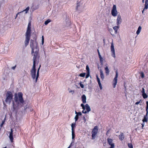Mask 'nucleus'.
Segmentation results:
<instances>
[{
	"label": "nucleus",
	"instance_id": "nucleus-49",
	"mask_svg": "<svg viewBox=\"0 0 148 148\" xmlns=\"http://www.w3.org/2000/svg\"><path fill=\"white\" fill-rule=\"evenodd\" d=\"M99 59L100 58H102L100 54H99Z\"/></svg>",
	"mask_w": 148,
	"mask_h": 148
},
{
	"label": "nucleus",
	"instance_id": "nucleus-45",
	"mask_svg": "<svg viewBox=\"0 0 148 148\" xmlns=\"http://www.w3.org/2000/svg\"><path fill=\"white\" fill-rule=\"evenodd\" d=\"M78 116H81L82 114V113L81 112H78L77 114Z\"/></svg>",
	"mask_w": 148,
	"mask_h": 148
},
{
	"label": "nucleus",
	"instance_id": "nucleus-43",
	"mask_svg": "<svg viewBox=\"0 0 148 148\" xmlns=\"http://www.w3.org/2000/svg\"><path fill=\"white\" fill-rule=\"evenodd\" d=\"M70 93H71L72 94H73L74 92V91L73 90H70L69 91Z\"/></svg>",
	"mask_w": 148,
	"mask_h": 148
},
{
	"label": "nucleus",
	"instance_id": "nucleus-42",
	"mask_svg": "<svg viewBox=\"0 0 148 148\" xmlns=\"http://www.w3.org/2000/svg\"><path fill=\"white\" fill-rule=\"evenodd\" d=\"M145 89H144V88H143L142 90V94H143V93H145Z\"/></svg>",
	"mask_w": 148,
	"mask_h": 148
},
{
	"label": "nucleus",
	"instance_id": "nucleus-27",
	"mask_svg": "<svg viewBox=\"0 0 148 148\" xmlns=\"http://www.w3.org/2000/svg\"><path fill=\"white\" fill-rule=\"evenodd\" d=\"M72 138L73 140V139H74V138L75 137V133H74V131H72Z\"/></svg>",
	"mask_w": 148,
	"mask_h": 148
},
{
	"label": "nucleus",
	"instance_id": "nucleus-35",
	"mask_svg": "<svg viewBox=\"0 0 148 148\" xmlns=\"http://www.w3.org/2000/svg\"><path fill=\"white\" fill-rule=\"evenodd\" d=\"M5 119H4V120H3L2 121L1 123V125H0V126L1 127L3 126V125L4 124V123H5Z\"/></svg>",
	"mask_w": 148,
	"mask_h": 148
},
{
	"label": "nucleus",
	"instance_id": "nucleus-39",
	"mask_svg": "<svg viewBox=\"0 0 148 148\" xmlns=\"http://www.w3.org/2000/svg\"><path fill=\"white\" fill-rule=\"evenodd\" d=\"M44 38L43 36H42V45H43L44 43Z\"/></svg>",
	"mask_w": 148,
	"mask_h": 148
},
{
	"label": "nucleus",
	"instance_id": "nucleus-48",
	"mask_svg": "<svg viewBox=\"0 0 148 148\" xmlns=\"http://www.w3.org/2000/svg\"><path fill=\"white\" fill-rule=\"evenodd\" d=\"M16 66H13V67H12V69L14 70V69H15V67H16Z\"/></svg>",
	"mask_w": 148,
	"mask_h": 148
},
{
	"label": "nucleus",
	"instance_id": "nucleus-46",
	"mask_svg": "<svg viewBox=\"0 0 148 148\" xmlns=\"http://www.w3.org/2000/svg\"><path fill=\"white\" fill-rule=\"evenodd\" d=\"M136 34L137 35L139 34V27H138V30L136 32Z\"/></svg>",
	"mask_w": 148,
	"mask_h": 148
},
{
	"label": "nucleus",
	"instance_id": "nucleus-9",
	"mask_svg": "<svg viewBox=\"0 0 148 148\" xmlns=\"http://www.w3.org/2000/svg\"><path fill=\"white\" fill-rule=\"evenodd\" d=\"M119 75L118 72L117 70L116 71V75L113 80V87L115 88L116 85L117 81V78Z\"/></svg>",
	"mask_w": 148,
	"mask_h": 148
},
{
	"label": "nucleus",
	"instance_id": "nucleus-17",
	"mask_svg": "<svg viewBox=\"0 0 148 148\" xmlns=\"http://www.w3.org/2000/svg\"><path fill=\"white\" fill-rule=\"evenodd\" d=\"M119 139L121 140H122L124 139V136L123 133H121V134L119 136Z\"/></svg>",
	"mask_w": 148,
	"mask_h": 148
},
{
	"label": "nucleus",
	"instance_id": "nucleus-5",
	"mask_svg": "<svg viewBox=\"0 0 148 148\" xmlns=\"http://www.w3.org/2000/svg\"><path fill=\"white\" fill-rule=\"evenodd\" d=\"M31 74L32 77L34 79H36V70L35 65L33 64V67L31 71Z\"/></svg>",
	"mask_w": 148,
	"mask_h": 148
},
{
	"label": "nucleus",
	"instance_id": "nucleus-22",
	"mask_svg": "<svg viewBox=\"0 0 148 148\" xmlns=\"http://www.w3.org/2000/svg\"><path fill=\"white\" fill-rule=\"evenodd\" d=\"M40 67L38 68V69L37 70V74H36V82H37V79H38V76H39V70H40Z\"/></svg>",
	"mask_w": 148,
	"mask_h": 148
},
{
	"label": "nucleus",
	"instance_id": "nucleus-38",
	"mask_svg": "<svg viewBox=\"0 0 148 148\" xmlns=\"http://www.w3.org/2000/svg\"><path fill=\"white\" fill-rule=\"evenodd\" d=\"M83 121L84 123H85L86 122V117L85 116H84L83 117Z\"/></svg>",
	"mask_w": 148,
	"mask_h": 148
},
{
	"label": "nucleus",
	"instance_id": "nucleus-16",
	"mask_svg": "<svg viewBox=\"0 0 148 148\" xmlns=\"http://www.w3.org/2000/svg\"><path fill=\"white\" fill-rule=\"evenodd\" d=\"M82 100L83 103H86V97L85 95H83L82 97Z\"/></svg>",
	"mask_w": 148,
	"mask_h": 148
},
{
	"label": "nucleus",
	"instance_id": "nucleus-18",
	"mask_svg": "<svg viewBox=\"0 0 148 148\" xmlns=\"http://www.w3.org/2000/svg\"><path fill=\"white\" fill-rule=\"evenodd\" d=\"M100 72L101 78L102 80H103L104 79V77L103 73V72L101 69L100 70Z\"/></svg>",
	"mask_w": 148,
	"mask_h": 148
},
{
	"label": "nucleus",
	"instance_id": "nucleus-34",
	"mask_svg": "<svg viewBox=\"0 0 148 148\" xmlns=\"http://www.w3.org/2000/svg\"><path fill=\"white\" fill-rule=\"evenodd\" d=\"M79 85L82 88H84V85L82 84V82H80L79 83Z\"/></svg>",
	"mask_w": 148,
	"mask_h": 148
},
{
	"label": "nucleus",
	"instance_id": "nucleus-50",
	"mask_svg": "<svg viewBox=\"0 0 148 148\" xmlns=\"http://www.w3.org/2000/svg\"><path fill=\"white\" fill-rule=\"evenodd\" d=\"M141 29V27L140 26H139V33H140V31Z\"/></svg>",
	"mask_w": 148,
	"mask_h": 148
},
{
	"label": "nucleus",
	"instance_id": "nucleus-21",
	"mask_svg": "<svg viewBox=\"0 0 148 148\" xmlns=\"http://www.w3.org/2000/svg\"><path fill=\"white\" fill-rule=\"evenodd\" d=\"M106 71V75H108L109 74L110 71L108 66H106L105 68Z\"/></svg>",
	"mask_w": 148,
	"mask_h": 148
},
{
	"label": "nucleus",
	"instance_id": "nucleus-29",
	"mask_svg": "<svg viewBox=\"0 0 148 148\" xmlns=\"http://www.w3.org/2000/svg\"><path fill=\"white\" fill-rule=\"evenodd\" d=\"M51 22V20L48 19L45 22V24L46 25H47L49 23H50Z\"/></svg>",
	"mask_w": 148,
	"mask_h": 148
},
{
	"label": "nucleus",
	"instance_id": "nucleus-32",
	"mask_svg": "<svg viewBox=\"0 0 148 148\" xmlns=\"http://www.w3.org/2000/svg\"><path fill=\"white\" fill-rule=\"evenodd\" d=\"M86 70H87V72H86L90 73L89 68V67L88 66V65H87L86 66Z\"/></svg>",
	"mask_w": 148,
	"mask_h": 148
},
{
	"label": "nucleus",
	"instance_id": "nucleus-36",
	"mask_svg": "<svg viewBox=\"0 0 148 148\" xmlns=\"http://www.w3.org/2000/svg\"><path fill=\"white\" fill-rule=\"evenodd\" d=\"M90 76V73L86 72V78H88Z\"/></svg>",
	"mask_w": 148,
	"mask_h": 148
},
{
	"label": "nucleus",
	"instance_id": "nucleus-1",
	"mask_svg": "<svg viewBox=\"0 0 148 148\" xmlns=\"http://www.w3.org/2000/svg\"><path fill=\"white\" fill-rule=\"evenodd\" d=\"M31 23L30 22L28 23L27 30L25 33V46L27 45L29 41L31 34Z\"/></svg>",
	"mask_w": 148,
	"mask_h": 148
},
{
	"label": "nucleus",
	"instance_id": "nucleus-15",
	"mask_svg": "<svg viewBox=\"0 0 148 148\" xmlns=\"http://www.w3.org/2000/svg\"><path fill=\"white\" fill-rule=\"evenodd\" d=\"M97 80L98 82L99 87L101 90L102 89V87L101 84L100 82V80L99 78L98 77V76L97 75L96 76Z\"/></svg>",
	"mask_w": 148,
	"mask_h": 148
},
{
	"label": "nucleus",
	"instance_id": "nucleus-55",
	"mask_svg": "<svg viewBox=\"0 0 148 148\" xmlns=\"http://www.w3.org/2000/svg\"><path fill=\"white\" fill-rule=\"evenodd\" d=\"M142 127H143L144 126V124H142Z\"/></svg>",
	"mask_w": 148,
	"mask_h": 148
},
{
	"label": "nucleus",
	"instance_id": "nucleus-57",
	"mask_svg": "<svg viewBox=\"0 0 148 148\" xmlns=\"http://www.w3.org/2000/svg\"><path fill=\"white\" fill-rule=\"evenodd\" d=\"M13 105H14V103H13Z\"/></svg>",
	"mask_w": 148,
	"mask_h": 148
},
{
	"label": "nucleus",
	"instance_id": "nucleus-7",
	"mask_svg": "<svg viewBox=\"0 0 148 148\" xmlns=\"http://www.w3.org/2000/svg\"><path fill=\"white\" fill-rule=\"evenodd\" d=\"M146 114L144 116L143 119V123L144 122H147L148 121V101L146 102Z\"/></svg>",
	"mask_w": 148,
	"mask_h": 148
},
{
	"label": "nucleus",
	"instance_id": "nucleus-40",
	"mask_svg": "<svg viewBox=\"0 0 148 148\" xmlns=\"http://www.w3.org/2000/svg\"><path fill=\"white\" fill-rule=\"evenodd\" d=\"M81 106L82 107V109L83 110H84L85 107V105H84L82 103L81 104Z\"/></svg>",
	"mask_w": 148,
	"mask_h": 148
},
{
	"label": "nucleus",
	"instance_id": "nucleus-10",
	"mask_svg": "<svg viewBox=\"0 0 148 148\" xmlns=\"http://www.w3.org/2000/svg\"><path fill=\"white\" fill-rule=\"evenodd\" d=\"M123 19L120 14H118L116 19V24L117 25H119L122 23Z\"/></svg>",
	"mask_w": 148,
	"mask_h": 148
},
{
	"label": "nucleus",
	"instance_id": "nucleus-20",
	"mask_svg": "<svg viewBox=\"0 0 148 148\" xmlns=\"http://www.w3.org/2000/svg\"><path fill=\"white\" fill-rule=\"evenodd\" d=\"M119 25L115 26L113 27V29L115 31L114 33L115 34H117V31L119 27Z\"/></svg>",
	"mask_w": 148,
	"mask_h": 148
},
{
	"label": "nucleus",
	"instance_id": "nucleus-31",
	"mask_svg": "<svg viewBox=\"0 0 148 148\" xmlns=\"http://www.w3.org/2000/svg\"><path fill=\"white\" fill-rule=\"evenodd\" d=\"M129 148H133V146L131 143H128L127 144Z\"/></svg>",
	"mask_w": 148,
	"mask_h": 148
},
{
	"label": "nucleus",
	"instance_id": "nucleus-8",
	"mask_svg": "<svg viewBox=\"0 0 148 148\" xmlns=\"http://www.w3.org/2000/svg\"><path fill=\"white\" fill-rule=\"evenodd\" d=\"M98 130L97 127V126H95L92 132V137L93 139L95 138L96 135L97 133Z\"/></svg>",
	"mask_w": 148,
	"mask_h": 148
},
{
	"label": "nucleus",
	"instance_id": "nucleus-11",
	"mask_svg": "<svg viewBox=\"0 0 148 148\" xmlns=\"http://www.w3.org/2000/svg\"><path fill=\"white\" fill-rule=\"evenodd\" d=\"M111 51L112 52L111 55L114 58H115L116 57V55L115 53L114 46L113 42L111 43Z\"/></svg>",
	"mask_w": 148,
	"mask_h": 148
},
{
	"label": "nucleus",
	"instance_id": "nucleus-3",
	"mask_svg": "<svg viewBox=\"0 0 148 148\" xmlns=\"http://www.w3.org/2000/svg\"><path fill=\"white\" fill-rule=\"evenodd\" d=\"M38 44L36 41H34L32 40H30V47L31 48L32 53L33 54L34 52H37L38 49Z\"/></svg>",
	"mask_w": 148,
	"mask_h": 148
},
{
	"label": "nucleus",
	"instance_id": "nucleus-52",
	"mask_svg": "<svg viewBox=\"0 0 148 148\" xmlns=\"http://www.w3.org/2000/svg\"><path fill=\"white\" fill-rule=\"evenodd\" d=\"M136 104H139V101H137L136 103Z\"/></svg>",
	"mask_w": 148,
	"mask_h": 148
},
{
	"label": "nucleus",
	"instance_id": "nucleus-56",
	"mask_svg": "<svg viewBox=\"0 0 148 148\" xmlns=\"http://www.w3.org/2000/svg\"><path fill=\"white\" fill-rule=\"evenodd\" d=\"M144 0H143V2L144 3Z\"/></svg>",
	"mask_w": 148,
	"mask_h": 148
},
{
	"label": "nucleus",
	"instance_id": "nucleus-23",
	"mask_svg": "<svg viewBox=\"0 0 148 148\" xmlns=\"http://www.w3.org/2000/svg\"><path fill=\"white\" fill-rule=\"evenodd\" d=\"M148 8V0H146L144 10L147 9Z\"/></svg>",
	"mask_w": 148,
	"mask_h": 148
},
{
	"label": "nucleus",
	"instance_id": "nucleus-58",
	"mask_svg": "<svg viewBox=\"0 0 148 148\" xmlns=\"http://www.w3.org/2000/svg\"><path fill=\"white\" fill-rule=\"evenodd\" d=\"M67 148H69V147H68Z\"/></svg>",
	"mask_w": 148,
	"mask_h": 148
},
{
	"label": "nucleus",
	"instance_id": "nucleus-37",
	"mask_svg": "<svg viewBox=\"0 0 148 148\" xmlns=\"http://www.w3.org/2000/svg\"><path fill=\"white\" fill-rule=\"evenodd\" d=\"M110 148H114L115 147L114 144L113 143L112 144H110Z\"/></svg>",
	"mask_w": 148,
	"mask_h": 148
},
{
	"label": "nucleus",
	"instance_id": "nucleus-47",
	"mask_svg": "<svg viewBox=\"0 0 148 148\" xmlns=\"http://www.w3.org/2000/svg\"><path fill=\"white\" fill-rule=\"evenodd\" d=\"M80 3L79 2L77 3V8H78V7L79 6H80Z\"/></svg>",
	"mask_w": 148,
	"mask_h": 148
},
{
	"label": "nucleus",
	"instance_id": "nucleus-54",
	"mask_svg": "<svg viewBox=\"0 0 148 148\" xmlns=\"http://www.w3.org/2000/svg\"><path fill=\"white\" fill-rule=\"evenodd\" d=\"M78 112H77L76 111H75V114H76V115H77V114Z\"/></svg>",
	"mask_w": 148,
	"mask_h": 148
},
{
	"label": "nucleus",
	"instance_id": "nucleus-12",
	"mask_svg": "<svg viewBox=\"0 0 148 148\" xmlns=\"http://www.w3.org/2000/svg\"><path fill=\"white\" fill-rule=\"evenodd\" d=\"M91 110L90 107L88 104H86L84 110H83L82 112L83 113L86 114L87 112H88Z\"/></svg>",
	"mask_w": 148,
	"mask_h": 148
},
{
	"label": "nucleus",
	"instance_id": "nucleus-51",
	"mask_svg": "<svg viewBox=\"0 0 148 148\" xmlns=\"http://www.w3.org/2000/svg\"><path fill=\"white\" fill-rule=\"evenodd\" d=\"M97 52H98V55H99V54H100V53L98 49H97Z\"/></svg>",
	"mask_w": 148,
	"mask_h": 148
},
{
	"label": "nucleus",
	"instance_id": "nucleus-33",
	"mask_svg": "<svg viewBox=\"0 0 148 148\" xmlns=\"http://www.w3.org/2000/svg\"><path fill=\"white\" fill-rule=\"evenodd\" d=\"M79 116L77 114V115H76L75 117V122H76V121H77L78 119V118H79Z\"/></svg>",
	"mask_w": 148,
	"mask_h": 148
},
{
	"label": "nucleus",
	"instance_id": "nucleus-25",
	"mask_svg": "<svg viewBox=\"0 0 148 148\" xmlns=\"http://www.w3.org/2000/svg\"><path fill=\"white\" fill-rule=\"evenodd\" d=\"M75 122H75V123H72L71 125V131H74V128L75 127Z\"/></svg>",
	"mask_w": 148,
	"mask_h": 148
},
{
	"label": "nucleus",
	"instance_id": "nucleus-13",
	"mask_svg": "<svg viewBox=\"0 0 148 148\" xmlns=\"http://www.w3.org/2000/svg\"><path fill=\"white\" fill-rule=\"evenodd\" d=\"M33 58V64L35 65L37 62H38V59L37 58V52H34Z\"/></svg>",
	"mask_w": 148,
	"mask_h": 148
},
{
	"label": "nucleus",
	"instance_id": "nucleus-19",
	"mask_svg": "<svg viewBox=\"0 0 148 148\" xmlns=\"http://www.w3.org/2000/svg\"><path fill=\"white\" fill-rule=\"evenodd\" d=\"M29 10V7H27L25 10H24L23 11H22L21 12V14H22L24 12H25V14H26L28 12Z\"/></svg>",
	"mask_w": 148,
	"mask_h": 148
},
{
	"label": "nucleus",
	"instance_id": "nucleus-44",
	"mask_svg": "<svg viewBox=\"0 0 148 148\" xmlns=\"http://www.w3.org/2000/svg\"><path fill=\"white\" fill-rule=\"evenodd\" d=\"M21 12H18L17 13V14H16V17H15V19H16V17H17V16H18V15L19 14H21Z\"/></svg>",
	"mask_w": 148,
	"mask_h": 148
},
{
	"label": "nucleus",
	"instance_id": "nucleus-2",
	"mask_svg": "<svg viewBox=\"0 0 148 148\" xmlns=\"http://www.w3.org/2000/svg\"><path fill=\"white\" fill-rule=\"evenodd\" d=\"M14 100L18 106H22L24 103L23 98V94L21 92H19L18 94H15Z\"/></svg>",
	"mask_w": 148,
	"mask_h": 148
},
{
	"label": "nucleus",
	"instance_id": "nucleus-14",
	"mask_svg": "<svg viewBox=\"0 0 148 148\" xmlns=\"http://www.w3.org/2000/svg\"><path fill=\"white\" fill-rule=\"evenodd\" d=\"M11 131L10 132H9V138L11 141L12 142H13V130L12 129H11L10 130Z\"/></svg>",
	"mask_w": 148,
	"mask_h": 148
},
{
	"label": "nucleus",
	"instance_id": "nucleus-41",
	"mask_svg": "<svg viewBox=\"0 0 148 148\" xmlns=\"http://www.w3.org/2000/svg\"><path fill=\"white\" fill-rule=\"evenodd\" d=\"M99 59H100V61L101 63V64L102 63H103V58H100Z\"/></svg>",
	"mask_w": 148,
	"mask_h": 148
},
{
	"label": "nucleus",
	"instance_id": "nucleus-30",
	"mask_svg": "<svg viewBox=\"0 0 148 148\" xmlns=\"http://www.w3.org/2000/svg\"><path fill=\"white\" fill-rule=\"evenodd\" d=\"M86 74L85 73H81L79 74V76L82 77H84L85 76Z\"/></svg>",
	"mask_w": 148,
	"mask_h": 148
},
{
	"label": "nucleus",
	"instance_id": "nucleus-6",
	"mask_svg": "<svg viewBox=\"0 0 148 148\" xmlns=\"http://www.w3.org/2000/svg\"><path fill=\"white\" fill-rule=\"evenodd\" d=\"M111 13L112 15L114 17L117 16L118 12L116 10V6L115 5H114L113 6L111 10Z\"/></svg>",
	"mask_w": 148,
	"mask_h": 148
},
{
	"label": "nucleus",
	"instance_id": "nucleus-28",
	"mask_svg": "<svg viewBox=\"0 0 148 148\" xmlns=\"http://www.w3.org/2000/svg\"><path fill=\"white\" fill-rule=\"evenodd\" d=\"M142 95L143 97V98L144 99H146L147 97V95L145 93H143L142 94Z\"/></svg>",
	"mask_w": 148,
	"mask_h": 148
},
{
	"label": "nucleus",
	"instance_id": "nucleus-4",
	"mask_svg": "<svg viewBox=\"0 0 148 148\" xmlns=\"http://www.w3.org/2000/svg\"><path fill=\"white\" fill-rule=\"evenodd\" d=\"M6 98L5 101L6 103L10 104L12 99L13 95L10 92H8L6 94Z\"/></svg>",
	"mask_w": 148,
	"mask_h": 148
},
{
	"label": "nucleus",
	"instance_id": "nucleus-26",
	"mask_svg": "<svg viewBox=\"0 0 148 148\" xmlns=\"http://www.w3.org/2000/svg\"><path fill=\"white\" fill-rule=\"evenodd\" d=\"M139 74H140V76L141 78L143 79L145 77V74L143 72H139Z\"/></svg>",
	"mask_w": 148,
	"mask_h": 148
},
{
	"label": "nucleus",
	"instance_id": "nucleus-24",
	"mask_svg": "<svg viewBox=\"0 0 148 148\" xmlns=\"http://www.w3.org/2000/svg\"><path fill=\"white\" fill-rule=\"evenodd\" d=\"M107 141L108 143L109 144V145L113 143H112L113 140L112 139L108 138L107 139Z\"/></svg>",
	"mask_w": 148,
	"mask_h": 148
},
{
	"label": "nucleus",
	"instance_id": "nucleus-53",
	"mask_svg": "<svg viewBox=\"0 0 148 148\" xmlns=\"http://www.w3.org/2000/svg\"><path fill=\"white\" fill-rule=\"evenodd\" d=\"M71 143L70 145H69V146L68 147H69V148H70V147H71Z\"/></svg>",
	"mask_w": 148,
	"mask_h": 148
}]
</instances>
